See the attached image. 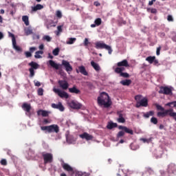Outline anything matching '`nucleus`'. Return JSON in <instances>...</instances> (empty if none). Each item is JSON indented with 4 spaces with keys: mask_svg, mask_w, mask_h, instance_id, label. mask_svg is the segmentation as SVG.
Listing matches in <instances>:
<instances>
[{
    "mask_svg": "<svg viewBox=\"0 0 176 176\" xmlns=\"http://www.w3.org/2000/svg\"><path fill=\"white\" fill-rule=\"evenodd\" d=\"M98 105H100V107H102L103 105L104 108H109V107L112 105L109 95L106 92H102L98 97Z\"/></svg>",
    "mask_w": 176,
    "mask_h": 176,
    "instance_id": "obj_1",
    "label": "nucleus"
},
{
    "mask_svg": "<svg viewBox=\"0 0 176 176\" xmlns=\"http://www.w3.org/2000/svg\"><path fill=\"white\" fill-rule=\"evenodd\" d=\"M41 130H42V131H47L49 134L52 133L58 134V133H60V126L57 124H52L50 126H41Z\"/></svg>",
    "mask_w": 176,
    "mask_h": 176,
    "instance_id": "obj_2",
    "label": "nucleus"
},
{
    "mask_svg": "<svg viewBox=\"0 0 176 176\" xmlns=\"http://www.w3.org/2000/svg\"><path fill=\"white\" fill-rule=\"evenodd\" d=\"M96 49H105L106 50H108L109 54H112V47L111 46L102 43V41H98L95 44Z\"/></svg>",
    "mask_w": 176,
    "mask_h": 176,
    "instance_id": "obj_3",
    "label": "nucleus"
},
{
    "mask_svg": "<svg viewBox=\"0 0 176 176\" xmlns=\"http://www.w3.org/2000/svg\"><path fill=\"white\" fill-rule=\"evenodd\" d=\"M168 115H169V116H176V113L174 112V110L173 109H170L168 110H164V111H159L157 113V116L158 118H166V116H167Z\"/></svg>",
    "mask_w": 176,
    "mask_h": 176,
    "instance_id": "obj_4",
    "label": "nucleus"
},
{
    "mask_svg": "<svg viewBox=\"0 0 176 176\" xmlns=\"http://www.w3.org/2000/svg\"><path fill=\"white\" fill-rule=\"evenodd\" d=\"M42 157L44 161V164L53 163V154L50 153H42Z\"/></svg>",
    "mask_w": 176,
    "mask_h": 176,
    "instance_id": "obj_5",
    "label": "nucleus"
},
{
    "mask_svg": "<svg viewBox=\"0 0 176 176\" xmlns=\"http://www.w3.org/2000/svg\"><path fill=\"white\" fill-rule=\"evenodd\" d=\"M61 166H62L63 170H65V171H67V173L69 174H71V175H72V174H74L75 173L74 168H72V166H71L69 164L63 162L61 164Z\"/></svg>",
    "mask_w": 176,
    "mask_h": 176,
    "instance_id": "obj_6",
    "label": "nucleus"
},
{
    "mask_svg": "<svg viewBox=\"0 0 176 176\" xmlns=\"http://www.w3.org/2000/svg\"><path fill=\"white\" fill-rule=\"evenodd\" d=\"M160 94H165L166 96H170L173 94V91L168 87H161L158 91Z\"/></svg>",
    "mask_w": 176,
    "mask_h": 176,
    "instance_id": "obj_7",
    "label": "nucleus"
},
{
    "mask_svg": "<svg viewBox=\"0 0 176 176\" xmlns=\"http://www.w3.org/2000/svg\"><path fill=\"white\" fill-rule=\"evenodd\" d=\"M68 105L70 108H72V109H80V108H82V104L76 100L69 102Z\"/></svg>",
    "mask_w": 176,
    "mask_h": 176,
    "instance_id": "obj_8",
    "label": "nucleus"
},
{
    "mask_svg": "<svg viewBox=\"0 0 176 176\" xmlns=\"http://www.w3.org/2000/svg\"><path fill=\"white\" fill-rule=\"evenodd\" d=\"M54 93H56V94H58V96H59V97H60V98H69V95H68V94L65 91H62L61 90L58 89H54Z\"/></svg>",
    "mask_w": 176,
    "mask_h": 176,
    "instance_id": "obj_9",
    "label": "nucleus"
},
{
    "mask_svg": "<svg viewBox=\"0 0 176 176\" xmlns=\"http://www.w3.org/2000/svg\"><path fill=\"white\" fill-rule=\"evenodd\" d=\"M62 65L64 66L65 69L67 72H72V67L71 66V64H69V62L65 60H62Z\"/></svg>",
    "mask_w": 176,
    "mask_h": 176,
    "instance_id": "obj_10",
    "label": "nucleus"
},
{
    "mask_svg": "<svg viewBox=\"0 0 176 176\" xmlns=\"http://www.w3.org/2000/svg\"><path fill=\"white\" fill-rule=\"evenodd\" d=\"M60 87L63 89V90H67L68 87H69V84H68V82L64 80H59L58 82Z\"/></svg>",
    "mask_w": 176,
    "mask_h": 176,
    "instance_id": "obj_11",
    "label": "nucleus"
},
{
    "mask_svg": "<svg viewBox=\"0 0 176 176\" xmlns=\"http://www.w3.org/2000/svg\"><path fill=\"white\" fill-rule=\"evenodd\" d=\"M140 107H148V99L144 98L140 102H137L136 108H140Z\"/></svg>",
    "mask_w": 176,
    "mask_h": 176,
    "instance_id": "obj_12",
    "label": "nucleus"
},
{
    "mask_svg": "<svg viewBox=\"0 0 176 176\" xmlns=\"http://www.w3.org/2000/svg\"><path fill=\"white\" fill-rule=\"evenodd\" d=\"M47 65H50V67H52V68H54V69L58 70L60 69V67H61V65L56 63V62H54V60H48V62L47 63Z\"/></svg>",
    "mask_w": 176,
    "mask_h": 176,
    "instance_id": "obj_13",
    "label": "nucleus"
},
{
    "mask_svg": "<svg viewBox=\"0 0 176 176\" xmlns=\"http://www.w3.org/2000/svg\"><path fill=\"white\" fill-rule=\"evenodd\" d=\"M79 137L82 140H86V141H91L93 138H94L93 135L87 133V132H85L82 134H80Z\"/></svg>",
    "mask_w": 176,
    "mask_h": 176,
    "instance_id": "obj_14",
    "label": "nucleus"
},
{
    "mask_svg": "<svg viewBox=\"0 0 176 176\" xmlns=\"http://www.w3.org/2000/svg\"><path fill=\"white\" fill-rule=\"evenodd\" d=\"M52 107L54 109H58L59 111H60V112H64V109H65V108H64V106H63V104L60 102H59L58 104L52 103Z\"/></svg>",
    "mask_w": 176,
    "mask_h": 176,
    "instance_id": "obj_15",
    "label": "nucleus"
},
{
    "mask_svg": "<svg viewBox=\"0 0 176 176\" xmlns=\"http://www.w3.org/2000/svg\"><path fill=\"white\" fill-rule=\"evenodd\" d=\"M119 130H122L124 133H126L127 134H131V135H133L134 134V131H133L132 129L127 128V126L120 125L118 126Z\"/></svg>",
    "mask_w": 176,
    "mask_h": 176,
    "instance_id": "obj_16",
    "label": "nucleus"
},
{
    "mask_svg": "<svg viewBox=\"0 0 176 176\" xmlns=\"http://www.w3.org/2000/svg\"><path fill=\"white\" fill-rule=\"evenodd\" d=\"M78 69H76L77 74L81 73L82 75H85V76H87L89 75V73H87V71H86V67L85 66H80L78 67Z\"/></svg>",
    "mask_w": 176,
    "mask_h": 176,
    "instance_id": "obj_17",
    "label": "nucleus"
},
{
    "mask_svg": "<svg viewBox=\"0 0 176 176\" xmlns=\"http://www.w3.org/2000/svg\"><path fill=\"white\" fill-rule=\"evenodd\" d=\"M117 115L118 116V118L117 119V122H118V123L126 122V120L124 119V117H123V113H122V111H118Z\"/></svg>",
    "mask_w": 176,
    "mask_h": 176,
    "instance_id": "obj_18",
    "label": "nucleus"
},
{
    "mask_svg": "<svg viewBox=\"0 0 176 176\" xmlns=\"http://www.w3.org/2000/svg\"><path fill=\"white\" fill-rule=\"evenodd\" d=\"M168 171L170 174H174L176 173V165L175 164H170L168 165Z\"/></svg>",
    "mask_w": 176,
    "mask_h": 176,
    "instance_id": "obj_19",
    "label": "nucleus"
},
{
    "mask_svg": "<svg viewBox=\"0 0 176 176\" xmlns=\"http://www.w3.org/2000/svg\"><path fill=\"white\" fill-rule=\"evenodd\" d=\"M37 115L38 116H43V118H47V116H49V111H45V110H38L37 111Z\"/></svg>",
    "mask_w": 176,
    "mask_h": 176,
    "instance_id": "obj_20",
    "label": "nucleus"
},
{
    "mask_svg": "<svg viewBox=\"0 0 176 176\" xmlns=\"http://www.w3.org/2000/svg\"><path fill=\"white\" fill-rule=\"evenodd\" d=\"M89 173L86 172H80V171H74V173H72L71 176H89Z\"/></svg>",
    "mask_w": 176,
    "mask_h": 176,
    "instance_id": "obj_21",
    "label": "nucleus"
},
{
    "mask_svg": "<svg viewBox=\"0 0 176 176\" xmlns=\"http://www.w3.org/2000/svg\"><path fill=\"white\" fill-rule=\"evenodd\" d=\"M22 109L23 111H25L28 113H30L31 111V104H28V103H23L22 105Z\"/></svg>",
    "mask_w": 176,
    "mask_h": 176,
    "instance_id": "obj_22",
    "label": "nucleus"
},
{
    "mask_svg": "<svg viewBox=\"0 0 176 176\" xmlns=\"http://www.w3.org/2000/svg\"><path fill=\"white\" fill-rule=\"evenodd\" d=\"M129 62L127 60L124 59L121 62L117 63V67H129Z\"/></svg>",
    "mask_w": 176,
    "mask_h": 176,
    "instance_id": "obj_23",
    "label": "nucleus"
},
{
    "mask_svg": "<svg viewBox=\"0 0 176 176\" xmlns=\"http://www.w3.org/2000/svg\"><path fill=\"white\" fill-rule=\"evenodd\" d=\"M12 46L13 49H14V50H16V52H17L18 53H21V52H23V49L17 45L16 41H14V43H12Z\"/></svg>",
    "mask_w": 176,
    "mask_h": 176,
    "instance_id": "obj_24",
    "label": "nucleus"
},
{
    "mask_svg": "<svg viewBox=\"0 0 176 176\" xmlns=\"http://www.w3.org/2000/svg\"><path fill=\"white\" fill-rule=\"evenodd\" d=\"M91 67H93V68L95 69V71H100V69H101V68L100 67V65H98V63H95L94 60H92L91 62Z\"/></svg>",
    "mask_w": 176,
    "mask_h": 176,
    "instance_id": "obj_25",
    "label": "nucleus"
},
{
    "mask_svg": "<svg viewBox=\"0 0 176 176\" xmlns=\"http://www.w3.org/2000/svg\"><path fill=\"white\" fill-rule=\"evenodd\" d=\"M42 9H43V6L37 4L36 6L32 7V12H36V10H41Z\"/></svg>",
    "mask_w": 176,
    "mask_h": 176,
    "instance_id": "obj_26",
    "label": "nucleus"
},
{
    "mask_svg": "<svg viewBox=\"0 0 176 176\" xmlns=\"http://www.w3.org/2000/svg\"><path fill=\"white\" fill-rule=\"evenodd\" d=\"M115 127H118V124L114 122H109L107 125V129L109 130H112V129H115Z\"/></svg>",
    "mask_w": 176,
    "mask_h": 176,
    "instance_id": "obj_27",
    "label": "nucleus"
},
{
    "mask_svg": "<svg viewBox=\"0 0 176 176\" xmlns=\"http://www.w3.org/2000/svg\"><path fill=\"white\" fill-rule=\"evenodd\" d=\"M120 84L122 85V86H130L131 85V80H122L120 81Z\"/></svg>",
    "mask_w": 176,
    "mask_h": 176,
    "instance_id": "obj_28",
    "label": "nucleus"
},
{
    "mask_svg": "<svg viewBox=\"0 0 176 176\" xmlns=\"http://www.w3.org/2000/svg\"><path fill=\"white\" fill-rule=\"evenodd\" d=\"M123 71H124V67H120L119 66H118V67H116L114 69V72L116 74H119L120 76L121 75V74L123 72Z\"/></svg>",
    "mask_w": 176,
    "mask_h": 176,
    "instance_id": "obj_29",
    "label": "nucleus"
},
{
    "mask_svg": "<svg viewBox=\"0 0 176 176\" xmlns=\"http://www.w3.org/2000/svg\"><path fill=\"white\" fill-rule=\"evenodd\" d=\"M69 93H74V94H79L80 90L78 89L76 87H73L72 88L69 89Z\"/></svg>",
    "mask_w": 176,
    "mask_h": 176,
    "instance_id": "obj_30",
    "label": "nucleus"
},
{
    "mask_svg": "<svg viewBox=\"0 0 176 176\" xmlns=\"http://www.w3.org/2000/svg\"><path fill=\"white\" fill-rule=\"evenodd\" d=\"M30 67H31L30 68H32V69H38L39 65H38V63L32 61L31 63H29Z\"/></svg>",
    "mask_w": 176,
    "mask_h": 176,
    "instance_id": "obj_31",
    "label": "nucleus"
},
{
    "mask_svg": "<svg viewBox=\"0 0 176 176\" xmlns=\"http://www.w3.org/2000/svg\"><path fill=\"white\" fill-rule=\"evenodd\" d=\"M155 115V111H150L148 112L144 113V118H146V119H148V118H149L150 116H153Z\"/></svg>",
    "mask_w": 176,
    "mask_h": 176,
    "instance_id": "obj_32",
    "label": "nucleus"
},
{
    "mask_svg": "<svg viewBox=\"0 0 176 176\" xmlns=\"http://www.w3.org/2000/svg\"><path fill=\"white\" fill-rule=\"evenodd\" d=\"M155 58H156V56H150L146 58V61H148L149 64H153V61H155Z\"/></svg>",
    "mask_w": 176,
    "mask_h": 176,
    "instance_id": "obj_33",
    "label": "nucleus"
},
{
    "mask_svg": "<svg viewBox=\"0 0 176 176\" xmlns=\"http://www.w3.org/2000/svg\"><path fill=\"white\" fill-rule=\"evenodd\" d=\"M22 21L24 22L25 25H30V21L28 20V16L27 15L23 16Z\"/></svg>",
    "mask_w": 176,
    "mask_h": 176,
    "instance_id": "obj_34",
    "label": "nucleus"
},
{
    "mask_svg": "<svg viewBox=\"0 0 176 176\" xmlns=\"http://www.w3.org/2000/svg\"><path fill=\"white\" fill-rule=\"evenodd\" d=\"M40 54H43V51L36 52L34 55L35 58H42V56H41Z\"/></svg>",
    "mask_w": 176,
    "mask_h": 176,
    "instance_id": "obj_35",
    "label": "nucleus"
},
{
    "mask_svg": "<svg viewBox=\"0 0 176 176\" xmlns=\"http://www.w3.org/2000/svg\"><path fill=\"white\" fill-rule=\"evenodd\" d=\"M76 41V38H69V41H67V45H74L75 41Z\"/></svg>",
    "mask_w": 176,
    "mask_h": 176,
    "instance_id": "obj_36",
    "label": "nucleus"
},
{
    "mask_svg": "<svg viewBox=\"0 0 176 176\" xmlns=\"http://www.w3.org/2000/svg\"><path fill=\"white\" fill-rule=\"evenodd\" d=\"M8 36L10 38H12V43H14V42H16V37L14 36V34H13L12 32H8Z\"/></svg>",
    "mask_w": 176,
    "mask_h": 176,
    "instance_id": "obj_37",
    "label": "nucleus"
},
{
    "mask_svg": "<svg viewBox=\"0 0 176 176\" xmlns=\"http://www.w3.org/2000/svg\"><path fill=\"white\" fill-rule=\"evenodd\" d=\"M25 34L27 36L31 35V34H32V30L30 28L25 29Z\"/></svg>",
    "mask_w": 176,
    "mask_h": 176,
    "instance_id": "obj_38",
    "label": "nucleus"
},
{
    "mask_svg": "<svg viewBox=\"0 0 176 176\" xmlns=\"http://www.w3.org/2000/svg\"><path fill=\"white\" fill-rule=\"evenodd\" d=\"M60 53V48L56 47L52 51V54L54 56H58V54Z\"/></svg>",
    "mask_w": 176,
    "mask_h": 176,
    "instance_id": "obj_39",
    "label": "nucleus"
},
{
    "mask_svg": "<svg viewBox=\"0 0 176 176\" xmlns=\"http://www.w3.org/2000/svg\"><path fill=\"white\" fill-rule=\"evenodd\" d=\"M43 41H46L47 42H51L52 41V37L48 35L43 36Z\"/></svg>",
    "mask_w": 176,
    "mask_h": 176,
    "instance_id": "obj_40",
    "label": "nucleus"
},
{
    "mask_svg": "<svg viewBox=\"0 0 176 176\" xmlns=\"http://www.w3.org/2000/svg\"><path fill=\"white\" fill-rule=\"evenodd\" d=\"M94 23H96V25L98 27L99 25H101V23H102L100 18H98L95 20Z\"/></svg>",
    "mask_w": 176,
    "mask_h": 176,
    "instance_id": "obj_41",
    "label": "nucleus"
},
{
    "mask_svg": "<svg viewBox=\"0 0 176 176\" xmlns=\"http://www.w3.org/2000/svg\"><path fill=\"white\" fill-rule=\"evenodd\" d=\"M124 131L122 130L120 131H119L117 134V138H121V137H124Z\"/></svg>",
    "mask_w": 176,
    "mask_h": 176,
    "instance_id": "obj_42",
    "label": "nucleus"
},
{
    "mask_svg": "<svg viewBox=\"0 0 176 176\" xmlns=\"http://www.w3.org/2000/svg\"><path fill=\"white\" fill-rule=\"evenodd\" d=\"M166 107H176V101L170 102L166 104Z\"/></svg>",
    "mask_w": 176,
    "mask_h": 176,
    "instance_id": "obj_43",
    "label": "nucleus"
},
{
    "mask_svg": "<svg viewBox=\"0 0 176 176\" xmlns=\"http://www.w3.org/2000/svg\"><path fill=\"white\" fill-rule=\"evenodd\" d=\"M34 69H32V68H30L29 69V72H30V76L31 77V78H32V76H34V75H35V72L34 71Z\"/></svg>",
    "mask_w": 176,
    "mask_h": 176,
    "instance_id": "obj_44",
    "label": "nucleus"
},
{
    "mask_svg": "<svg viewBox=\"0 0 176 176\" xmlns=\"http://www.w3.org/2000/svg\"><path fill=\"white\" fill-rule=\"evenodd\" d=\"M155 107L157 109V111H164V109L163 107H162L161 105L160 104H155Z\"/></svg>",
    "mask_w": 176,
    "mask_h": 176,
    "instance_id": "obj_45",
    "label": "nucleus"
},
{
    "mask_svg": "<svg viewBox=\"0 0 176 176\" xmlns=\"http://www.w3.org/2000/svg\"><path fill=\"white\" fill-rule=\"evenodd\" d=\"M142 98V96L141 95H137L135 96V100L137 101V102H140L141 101V99Z\"/></svg>",
    "mask_w": 176,
    "mask_h": 176,
    "instance_id": "obj_46",
    "label": "nucleus"
},
{
    "mask_svg": "<svg viewBox=\"0 0 176 176\" xmlns=\"http://www.w3.org/2000/svg\"><path fill=\"white\" fill-rule=\"evenodd\" d=\"M120 76H122V78H130V74H129L128 73L122 72V73H121Z\"/></svg>",
    "mask_w": 176,
    "mask_h": 176,
    "instance_id": "obj_47",
    "label": "nucleus"
},
{
    "mask_svg": "<svg viewBox=\"0 0 176 176\" xmlns=\"http://www.w3.org/2000/svg\"><path fill=\"white\" fill-rule=\"evenodd\" d=\"M151 122L153 124H156L157 123V118L153 117L151 118Z\"/></svg>",
    "mask_w": 176,
    "mask_h": 176,
    "instance_id": "obj_48",
    "label": "nucleus"
},
{
    "mask_svg": "<svg viewBox=\"0 0 176 176\" xmlns=\"http://www.w3.org/2000/svg\"><path fill=\"white\" fill-rule=\"evenodd\" d=\"M1 166H6L8 164V162L6 159H2L0 162Z\"/></svg>",
    "mask_w": 176,
    "mask_h": 176,
    "instance_id": "obj_49",
    "label": "nucleus"
},
{
    "mask_svg": "<svg viewBox=\"0 0 176 176\" xmlns=\"http://www.w3.org/2000/svg\"><path fill=\"white\" fill-rule=\"evenodd\" d=\"M56 16H58V19H61V17H63V14L61 13V11H56Z\"/></svg>",
    "mask_w": 176,
    "mask_h": 176,
    "instance_id": "obj_50",
    "label": "nucleus"
},
{
    "mask_svg": "<svg viewBox=\"0 0 176 176\" xmlns=\"http://www.w3.org/2000/svg\"><path fill=\"white\" fill-rule=\"evenodd\" d=\"M25 55L27 58L32 57V54L30 52H25Z\"/></svg>",
    "mask_w": 176,
    "mask_h": 176,
    "instance_id": "obj_51",
    "label": "nucleus"
},
{
    "mask_svg": "<svg viewBox=\"0 0 176 176\" xmlns=\"http://www.w3.org/2000/svg\"><path fill=\"white\" fill-rule=\"evenodd\" d=\"M37 93L38 96H43V89L39 88Z\"/></svg>",
    "mask_w": 176,
    "mask_h": 176,
    "instance_id": "obj_52",
    "label": "nucleus"
},
{
    "mask_svg": "<svg viewBox=\"0 0 176 176\" xmlns=\"http://www.w3.org/2000/svg\"><path fill=\"white\" fill-rule=\"evenodd\" d=\"M57 30H58V32H57L56 35H58V33L63 32V26L62 25H58L57 27Z\"/></svg>",
    "mask_w": 176,
    "mask_h": 176,
    "instance_id": "obj_53",
    "label": "nucleus"
},
{
    "mask_svg": "<svg viewBox=\"0 0 176 176\" xmlns=\"http://www.w3.org/2000/svg\"><path fill=\"white\" fill-rule=\"evenodd\" d=\"M160 50H162V47H158L157 48L156 54L157 56H160Z\"/></svg>",
    "mask_w": 176,
    "mask_h": 176,
    "instance_id": "obj_54",
    "label": "nucleus"
},
{
    "mask_svg": "<svg viewBox=\"0 0 176 176\" xmlns=\"http://www.w3.org/2000/svg\"><path fill=\"white\" fill-rule=\"evenodd\" d=\"M89 38H85L84 41V46H88L89 45Z\"/></svg>",
    "mask_w": 176,
    "mask_h": 176,
    "instance_id": "obj_55",
    "label": "nucleus"
},
{
    "mask_svg": "<svg viewBox=\"0 0 176 176\" xmlns=\"http://www.w3.org/2000/svg\"><path fill=\"white\" fill-rule=\"evenodd\" d=\"M167 20H168V21H174V19L173 18V16H171V15H168Z\"/></svg>",
    "mask_w": 176,
    "mask_h": 176,
    "instance_id": "obj_56",
    "label": "nucleus"
},
{
    "mask_svg": "<svg viewBox=\"0 0 176 176\" xmlns=\"http://www.w3.org/2000/svg\"><path fill=\"white\" fill-rule=\"evenodd\" d=\"M34 85L37 87H39L41 86V82L34 80Z\"/></svg>",
    "mask_w": 176,
    "mask_h": 176,
    "instance_id": "obj_57",
    "label": "nucleus"
},
{
    "mask_svg": "<svg viewBox=\"0 0 176 176\" xmlns=\"http://www.w3.org/2000/svg\"><path fill=\"white\" fill-rule=\"evenodd\" d=\"M35 50H36V47H32L30 48V52L31 53H34L35 52Z\"/></svg>",
    "mask_w": 176,
    "mask_h": 176,
    "instance_id": "obj_58",
    "label": "nucleus"
},
{
    "mask_svg": "<svg viewBox=\"0 0 176 176\" xmlns=\"http://www.w3.org/2000/svg\"><path fill=\"white\" fill-rule=\"evenodd\" d=\"M151 13H153L154 14L157 13V10H156V8H152L151 10Z\"/></svg>",
    "mask_w": 176,
    "mask_h": 176,
    "instance_id": "obj_59",
    "label": "nucleus"
},
{
    "mask_svg": "<svg viewBox=\"0 0 176 176\" xmlns=\"http://www.w3.org/2000/svg\"><path fill=\"white\" fill-rule=\"evenodd\" d=\"M43 123H44V124H49V123H50V121H49V120H47V119H44Z\"/></svg>",
    "mask_w": 176,
    "mask_h": 176,
    "instance_id": "obj_60",
    "label": "nucleus"
},
{
    "mask_svg": "<svg viewBox=\"0 0 176 176\" xmlns=\"http://www.w3.org/2000/svg\"><path fill=\"white\" fill-rule=\"evenodd\" d=\"M156 2V0H151L148 2V5L149 6H152V5H153V3Z\"/></svg>",
    "mask_w": 176,
    "mask_h": 176,
    "instance_id": "obj_61",
    "label": "nucleus"
},
{
    "mask_svg": "<svg viewBox=\"0 0 176 176\" xmlns=\"http://www.w3.org/2000/svg\"><path fill=\"white\" fill-rule=\"evenodd\" d=\"M46 27H47V30H49V28H50V27H56V25H49L48 23H47Z\"/></svg>",
    "mask_w": 176,
    "mask_h": 176,
    "instance_id": "obj_62",
    "label": "nucleus"
},
{
    "mask_svg": "<svg viewBox=\"0 0 176 176\" xmlns=\"http://www.w3.org/2000/svg\"><path fill=\"white\" fill-rule=\"evenodd\" d=\"M153 63H154V65H157V64H159V60L155 58L153 60Z\"/></svg>",
    "mask_w": 176,
    "mask_h": 176,
    "instance_id": "obj_63",
    "label": "nucleus"
},
{
    "mask_svg": "<svg viewBox=\"0 0 176 176\" xmlns=\"http://www.w3.org/2000/svg\"><path fill=\"white\" fill-rule=\"evenodd\" d=\"M4 35H3V33H2V32H0V41L1 40V39H3V38H4Z\"/></svg>",
    "mask_w": 176,
    "mask_h": 176,
    "instance_id": "obj_64",
    "label": "nucleus"
}]
</instances>
